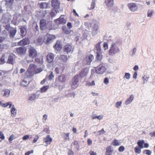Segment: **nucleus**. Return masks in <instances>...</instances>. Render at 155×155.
Returning a JSON list of instances; mask_svg holds the SVG:
<instances>
[{
	"label": "nucleus",
	"instance_id": "1",
	"mask_svg": "<svg viewBox=\"0 0 155 155\" xmlns=\"http://www.w3.org/2000/svg\"><path fill=\"white\" fill-rule=\"evenodd\" d=\"M15 56L13 54L5 53L0 58V64L6 62L12 64L15 61Z\"/></svg>",
	"mask_w": 155,
	"mask_h": 155
},
{
	"label": "nucleus",
	"instance_id": "2",
	"mask_svg": "<svg viewBox=\"0 0 155 155\" xmlns=\"http://www.w3.org/2000/svg\"><path fill=\"white\" fill-rule=\"evenodd\" d=\"M120 52V50L117 47V42H113L111 44L109 51V54L111 55H113Z\"/></svg>",
	"mask_w": 155,
	"mask_h": 155
},
{
	"label": "nucleus",
	"instance_id": "3",
	"mask_svg": "<svg viewBox=\"0 0 155 155\" xmlns=\"http://www.w3.org/2000/svg\"><path fill=\"white\" fill-rule=\"evenodd\" d=\"M42 69H37V67L34 64H31L28 69L27 73L28 74V76H31L33 74L34 72L36 73H39L41 72Z\"/></svg>",
	"mask_w": 155,
	"mask_h": 155
},
{
	"label": "nucleus",
	"instance_id": "4",
	"mask_svg": "<svg viewBox=\"0 0 155 155\" xmlns=\"http://www.w3.org/2000/svg\"><path fill=\"white\" fill-rule=\"evenodd\" d=\"M4 27L9 32L10 38H13L16 33V29L15 28L11 27L9 24H7Z\"/></svg>",
	"mask_w": 155,
	"mask_h": 155
},
{
	"label": "nucleus",
	"instance_id": "5",
	"mask_svg": "<svg viewBox=\"0 0 155 155\" xmlns=\"http://www.w3.org/2000/svg\"><path fill=\"white\" fill-rule=\"evenodd\" d=\"M94 59V56L91 54L87 56L84 59L83 63L84 65H90Z\"/></svg>",
	"mask_w": 155,
	"mask_h": 155
},
{
	"label": "nucleus",
	"instance_id": "6",
	"mask_svg": "<svg viewBox=\"0 0 155 155\" xmlns=\"http://www.w3.org/2000/svg\"><path fill=\"white\" fill-rule=\"evenodd\" d=\"M12 19L11 15L8 13H6L4 14L2 17V21L3 23L9 24L10 21Z\"/></svg>",
	"mask_w": 155,
	"mask_h": 155
},
{
	"label": "nucleus",
	"instance_id": "7",
	"mask_svg": "<svg viewBox=\"0 0 155 155\" xmlns=\"http://www.w3.org/2000/svg\"><path fill=\"white\" fill-rule=\"evenodd\" d=\"M99 25V22L96 21L94 22L93 24H92V33L93 36L97 34Z\"/></svg>",
	"mask_w": 155,
	"mask_h": 155
},
{
	"label": "nucleus",
	"instance_id": "8",
	"mask_svg": "<svg viewBox=\"0 0 155 155\" xmlns=\"http://www.w3.org/2000/svg\"><path fill=\"white\" fill-rule=\"evenodd\" d=\"M55 36L50 34H47L45 36V43L47 44H49L51 43L53 40L55 38Z\"/></svg>",
	"mask_w": 155,
	"mask_h": 155
},
{
	"label": "nucleus",
	"instance_id": "9",
	"mask_svg": "<svg viewBox=\"0 0 155 155\" xmlns=\"http://www.w3.org/2000/svg\"><path fill=\"white\" fill-rule=\"evenodd\" d=\"M106 69L104 66L100 64L96 68V72L98 74H102L106 71Z\"/></svg>",
	"mask_w": 155,
	"mask_h": 155
},
{
	"label": "nucleus",
	"instance_id": "10",
	"mask_svg": "<svg viewBox=\"0 0 155 155\" xmlns=\"http://www.w3.org/2000/svg\"><path fill=\"white\" fill-rule=\"evenodd\" d=\"M40 91H38L35 94H31L29 96L28 100L30 101H32L38 98L40 95Z\"/></svg>",
	"mask_w": 155,
	"mask_h": 155
},
{
	"label": "nucleus",
	"instance_id": "11",
	"mask_svg": "<svg viewBox=\"0 0 155 155\" xmlns=\"http://www.w3.org/2000/svg\"><path fill=\"white\" fill-rule=\"evenodd\" d=\"M78 76H75L72 79L71 84V87L72 88L74 89L78 87Z\"/></svg>",
	"mask_w": 155,
	"mask_h": 155
},
{
	"label": "nucleus",
	"instance_id": "12",
	"mask_svg": "<svg viewBox=\"0 0 155 155\" xmlns=\"http://www.w3.org/2000/svg\"><path fill=\"white\" fill-rule=\"evenodd\" d=\"M55 21L58 25H63L66 23V21L65 19L64 18V16L61 15L59 18L55 20Z\"/></svg>",
	"mask_w": 155,
	"mask_h": 155
},
{
	"label": "nucleus",
	"instance_id": "13",
	"mask_svg": "<svg viewBox=\"0 0 155 155\" xmlns=\"http://www.w3.org/2000/svg\"><path fill=\"white\" fill-rule=\"evenodd\" d=\"M37 53L36 50L33 47H30L29 50V56L32 58H35L37 55Z\"/></svg>",
	"mask_w": 155,
	"mask_h": 155
},
{
	"label": "nucleus",
	"instance_id": "14",
	"mask_svg": "<svg viewBox=\"0 0 155 155\" xmlns=\"http://www.w3.org/2000/svg\"><path fill=\"white\" fill-rule=\"evenodd\" d=\"M88 68H87L84 69H83L79 74V77L81 78H85L88 72Z\"/></svg>",
	"mask_w": 155,
	"mask_h": 155
},
{
	"label": "nucleus",
	"instance_id": "15",
	"mask_svg": "<svg viewBox=\"0 0 155 155\" xmlns=\"http://www.w3.org/2000/svg\"><path fill=\"white\" fill-rule=\"evenodd\" d=\"M8 76V72L3 70H0V81H2Z\"/></svg>",
	"mask_w": 155,
	"mask_h": 155
},
{
	"label": "nucleus",
	"instance_id": "16",
	"mask_svg": "<svg viewBox=\"0 0 155 155\" xmlns=\"http://www.w3.org/2000/svg\"><path fill=\"white\" fill-rule=\"evenodd\" d=\"M69 58V56L61 54L58 57V59L61 62L64 63H66L67 62Z\"/></svg>",
	"mask_w": 155,
	"mask_h": 155
},
{
	"label": "nucleus",
	"instance_id": "17",
	"mask_svg": "<svg viewBox=\"0 0 155 155\" xmlns=\"http://www.w3.org/2000/svg\"><path fill=\"white\" fill-rule=\"evenodd\" d=\"M51 5L54 8L58 9L59 8L60 3L58 0H52L51 1Z\"/></svg>",
	"mask_w": 155,
	"mask_h": 155
},
{
	"label": "nucleus",
	"instance_id": "18",
	"mask_svg": "<svg viewBox=\"0 0 155 155\" xmlns=\"http://www.w3.org/2000/svg\"><path fill=\"white\" fill-rule=\"evenodd\" d=\"M5 5L6 7L10 9H12L14 6V0H6Z\"/></svg>",
	"mask_w": 155,
	"mask_h": 155
},
{
	"label": "nucleus",
	"instance_id": "19",
	"mask_svg": "<svg viewBox=\"0 0 155 155\" xmlns=\"http://www.w3.org/2000/svg\"><path fill=\"white\" fill-rule=\"evenodd\" d=\"M129 9L132 11L135 12L137 9V6L134 3H129L128 5Z\"/></svg>",
	"mask_w": 155,
	"mask_h": 155
},
{
	"label": "nucleus",
	"instance_id": "20",
	"mask_svg": "<svg viewBox=\"0 0 155 155\" xmlns=\"http://www.w3.org/2000/svg\"><path fill=\"white\" fill-rule=\"evenodd\" d=\"M16 52L19 54H24L26 51V49L24 47H20L16 48Z\"/></svg>",
	"mask_w": 155,
	"mask_h": 155
},
{
	"label": "nucleus",
	"instance_id": "21",
	"mask_svg": "<svg viewBox=\"0 0 155 155\" xmlns=\"http://www.w3.org/2000/svg\"><path fill=\"white\" fill-rule=\"evenodd\" d=\"M9 108L11 109L10 112L11 114V116L12 117H15L17 114V110L15 108L14 105L12 103L11 107Z\"/></svg>",
	"mask_w": 155,
	"mask_h": 155
},
{
	"label": "nucleus",
	"instance_id": "22",
	"mask_svg": "<svg viewBox=\"0 0 155 155\" xmlns=\"http://www.w3.org/2000/svg\"><path fill=\"white\" fill-rule=\"evenodd\" d=\"M40 28L42 30H44L47 28L46 21L45 20L43 19L40 20Z\"/></svg>",
	"mask_w": 155,
	"mask_h": 155
},
{
	"label": "nucleus",
	"instance_id": "23",
	"mask_svg": "<svg viewBox=\"0 0 155 155\" xmlns=\"http://www.w3.org/2000/svg\"><path fill=\"white\" fill-rule=\"evenodd\" d=\"M12 102L10 101L8 102H5L3 101H0V105L3 107H9L8 108H11L12 106Z\"/></svg>",
	"mask_w": 155,
	"mask_h": 155
},
{
	"label": "nucleus",
	"instance_id": "24",
	"mask_svg": "<svg viewBox=\"0 0 155 155\" xmlns=\"http://www.w3.org/2000/svg\"><path fill=\"white\" fill-rule=\"evenodd\" d=\"M73 51V48L72 46L68 44L64 47V51L68 53L72 52Z\"/></svg>",
	"mask_w": 155,
	"mask_h": 155
},
{
	"label": "nucleus",
	"instance_id": "25",
	"mask_svg": "<svg viewBox=\"0 0 155 155\" xmlns=\"http://www.w3.org/2000/svg\"><path fill=\"white\" fill-rule=\"evenodd\" d=\"M29 40L28 38H25L18 42V44L20 45H25L29 44Z\"/></svg>",
	"mask_w": 155,
	"mask_h": 155
},
{
	"label": "nucleus",
	"instance_id": "26",
	"mask_svg": "<svg viewBox=\"0 0 155 155\" xmlns=\"http://www.w3.org/2000/svg\"><path fill=\"white\" fill-rule=\"evenodd\" d=\"M134 99V96L133 95L131 94L124 102V104L126 105H127L131 103Z\"/></svg>",
	"mask_w": 155,
	"mask_h": 155
},
{
	"label": "nucleus",
	"instance_id": "27",
	"mask_svg": "<svg viewBox=\"0 0 155 155\" xmlns=\"http://www.w3.org/2000/svg\"><path fill=\"white\" fill-rule=\"evenodd\" d=\"M54 58V56L53 54L48 53L47 56V60L48 62L51 63L53 61Z\"/></svg>",
	"mask_w": 155,
	"mask_h": 155
},
{
	"label": "nucleus",
	"instance_id": "28",
	"mask_svg": "<svg viewBox=\"0 0 155 155\" xmlns=\"http://www.w3.org/2000/svg\"><path fill=\"white\" fill-rule=\"evenodd\" d=\"M54 48L58 51L60 50L62 48V46L61 45V42L60 41H57L55 45L54 46Z\"/></svg>",
	"mask_w": 155,
	"mask_h": 155
},
{
	"label": "nucleus",
	"instance_id": "29",
	"mask_svg": "<svg viewBox=\"0 0 155 155\" xmlns=\"http://www.w3.org/2000/svg\"><path fill=\"white\" fill-rule=\"evenodd\" d=\"M52 141V138L49 135H47L46 137L44 139V141L47 145L50 144Z\"/></svg>",
	"mask_w": 155,
	"mask_h": 155
},
{
	"label": "nucleus",
	"instance_id": "30",
	"mask_svg": "<svg viewBox=\"0 0 155 155\" xmlns=\"http://www.w3.org/2000/svg\"><path fill=\"white\" fill-rule=\"evenodd\" d=\"M105 3L107 7H112L114 4V0H105Z\"/></svg>",
	"mask_w": 155,
	"mask_h": 155
},
{
	"label": "nucleus",
	"instance_id": "31",
	"mask_svg": "<svg viewBox=\"0 0 155 155\" xmlns=\"http://www.w3.org/2000/svg\"><path fill=\"white\" fill-rule=\"evenodd\" d=\"M113 150L111 147L110 146L106 148V151L105 153V155H112Z\"/></svg>",
	"mask_w": 155,
	"mask_h": 155
},
{
	"label": "nucleus",
	"instance_id": "32",
	"mask_svg": "<svg viewBox=\"0 0 155 155\" xmlns=\"http://www.w3.org/2000/svg\"><path fill=\"white\" fill-rule=\"evenodd\" d=\"M45 36L43 35L40 36L37 39L38 42L41 45L44 42H45Z\"/></svg>",
	"mask_w": 155,
	"mask_h": 155
},
{
	"label": "nucleus",
	"instance_id": "33",
	"mask_svg": "<svg viewBox=\"0 0 155 155\" xmlns=\"http://www.w3.org/2000/svg\"><path fill=\"white\" fill-rule=\"evenodd\" d=\"M69 135L70 133H64L62 134L63 138L65 140H70Z\"/></svg>",
	"mask_w": 155,
	"mask_h": 155
},
{
	"label": "nucleus",
	"instance_id": "34",
	"mask_svg": "<svg viewBox=\"0 0 155 155\" xmlns=\"http://www.w3.org/2000/svg\"><path fill=\"white\" fill-rule=\"evenodd\" d=\"M48 6L49 4L46 2H42L39 5L40 7L41 8H46Z\"/></svg>",
	"mask_w": 155,
	"mask_h": 155
},
{
	"label": "nucleus",
	"instance_id": "35",
	"mask_svg": "<svg viewBox=\"0 0 155 155\" xmlns=\"http://www.w3.org/2000/svg\"><path fill=\"white\" fill-rule=\"evenodd\" d=\"M154 14V11L153 10L150 9L147 12V16L148 17L151 18Z\"/></svg>",
	"mask_w": 155,
	"mask_h": 155
},
{
	"label": "nucleus",
	"instance_id": "36",
	"mask_svg": "<svg viewBox=\"0 0 155 155\" xmlns=\"http://www.w3.org/2000/svg\"><path fill=\"white\" fill-rule=\"evenodd\" d=\"M120 141L117 139H114L112 143V145L114 146H119L120 145Z\"/></svg>",
	"mask_w": 155,
	"mask_h": 155
},
{
	"label": "nucleus",
	"instance_id": "37",
	"mask_svg": "<svg viewBox=\"0 0 155 155\" xmlns=\"http://www.w3.org/2000/svg\"><path fill=\"white\" fill-rule=\"evenodd\" d=\"M20 32L21 35L22 37H24L26 34V29L25 27H22L20 28Z\"/></svg>",
	"mask_w": 155,
	"mask_h": 155
},
{
	"label": "nucleus",
	"instance_id": "38",
	"mask_svg": "<svg viewBox=\"0 0 155 155\" xmlns=\"http://www.w3.org/2000/svg\"><path fill=\"white\" fill-rule=\"evenodd\" d=\"M59 80L61 82H64L66 80V78L64 75L61 74L59 77Z\"/></svg>",
	"mask_w": 155,
	"mask_h": 155
},
{
	"label": "nucleus",
	"instance_id": "39",
	"mask_svg": "<svg viewBox=\"0 0 155 155\" xmlns=\"http://www.w3.org/2000/svg\"><path fill=\"white\" fill-rule=\"evenodd\" d=\"M102 58V55L101 53H97L96 59L98 61H101Z\"/></svg>",
	"mask_w": 155,
	"mask_h": 155
},
{
	"label": "nucleus",
	"instance_id": "40",
	"mask_svg": "<svg viewBox=\"0 0 155 155\" xmlns=\"http://www.w3.org/2000/svg\"><path fill=\"white\" fill-rule=\"evenodd\" d=\"M144 143V141L143 140H140L137 143V145H138L139 147H140V149H142L143 148V145Z\"/></svg>",
	"mask_w": 155,
	"mask_h": 155
},
{
	"label": "nucleus",
	"instance_id": "41",
	"mask_svg": "<svg viewBox=\"0 0 155 155\" xmlns=\"http://www.w3.org/2000/svg\"><path fill=\"white\" fill-rule=\"evenodd\" d=\"M4 96L7 97H8L10 95V91L8 89H6L4 91Z\"/></svg>",
	"mask_w": 155,
	"mask_h": 155
},
{
	"label": "nucleus",
	"instance_id": "42",
	"mask_svg": "<svg viewBox=\"0 0 155 155\" xmlns=\"http://www.w3.org/2000/svg\"><path fill=\"white\" fill-rule=\"evenodd\" d=\"M95 0H93L91 4V6L90 8H88L89 10H92L94 8L95 6Z\"/></svg>",
	"mask_w": 155,
	"mask_h": 155
},
{
	"label": "nucleus",
	"instance_id": "43",
	"mask_svg": "<svg viewBox=\"0 0 155 155\" xmlns=\"http://www.w3.org/2000/svg\"><path fill=\"white\" fill-rule=\"evenodd\" d=\"M58 12H59L57 10L53 9L50 13V15L52 17H54L56 15Z\"/></svg>",
	"mask_w": 155,
	"mask_h": 155
},
{
	"label": "nucleus",
	"instance_id": "44",
	"mask_svg": "<svg viewBox=\"0 0 155 155\" xmlns=\"http://www.w3.org/2000/svg\"><path fill=\"white\" fill-rule=\"evenodd\" d=\"M85 85L87 86H94L95 85V82L94 81H92L91 82H87L86 83Z\"/></svg>",
	"mask_w": 155,
	"mask_h": 155
},
{
	"label": "nucleus",
	"instance_id": "45",
	"mask_svg": "<svg viewBox=\"0 0 155 155\" xmlns=\"http://www.w3.org/2000/svg\"><path fill=\"white\" fill-rule=\"evenodd\" d=\"M141 149L140 147H136L134 148V151L136 153L140 154L141 152Z\"/></svg>",
	"mask_w": 155,
	"mask_h": 155
},
{
	"label": "nucleus",
	"instance_id": "46",
	"mask_svg": "<svg viewBox=\"0 0 155 155\" xmlns=\"http://www.w3.org/2000/svg\"><path fill=\"white\" fill-rule=\"evenodd\" d=\"M49 88L48 86L46 85L43 87L41 89V92H44L46 91Z\"/></svg>",
	"mask_w": 155,
	"mask_h": 155
},
{
	"label": "nucleus",
	"instance_id": "47",
	"mask_svg": "<svg viewBox=\"0 0 155 155\" xmlns=\"http://www.w3.org/2000/svg\"><path fill=\"white\" fill-rule=\"evenodd\" d=\"M122 101H119L117 102L116 104H115V106L116 107L118 108L119 109L120 107L122 106Z\"/></svg>",
	"mask_w": 155,
	"mask_h": 155
},
{
	"label": "nucleus",
	"instance_id": "48",
	"mask_svg": "<svg viewBox=\"0 0 155 155\" xmlns=\"http://www.w3.org/2000/svg\"><path fill=\"white\" fill-rule=\"evenodd\" d=\"M103 118V116L102 115H99L97 116L96 115H94L92 116V119H94L96 118H97L98 119L101 120Z\"/></svg>",
	"mask_w": 155,
	"mask_h": 155
},
{
	"label": "nucleus",
	"instance_id": "49",
	"mask_svg": "<svg viewBox=\"0 0 155 155\" xmlns=\"http://www.w3.org/2000/svg\"><path fill=\"white\" fill-rule=\"evenodd\" d=\"M124 78V79L126 78L127 80H129L130 78V74L129 73H125Z\"/></svg>",
	"mask_w": 155,
	"mask_h": 155
},
{
	"label": "nucleus",
	"instance_id": "50",
	"mask_svg": "<svg viewBox=\"0 0 155 155\" xmlns=\"http://www.w3.org/2000/svg\"><path fill=\"white\" fill-rule=\"evenodd\" d=\"M54 78V75L53 74V72L52 71L50 72V74L49 75L47 79L48 78L49 80H51Z\"/></svg>",
	"mask_w": 155,
	"mask_h": 155
},
{
	"label": "nucleus",
	"instance_id": "51",
	"mask_svg": "<svg viewBox=\"0 0 155 155\" xmlns=\"http://www.w3.org/2000/svg\"><path fill=\"white\" fill-rule=\"evenodd\" d=\"M101 43H98L96 45V49L98 51H101V50L100 45Z\"/></svg>",
	"mask_w": 155,
	"mask_h": 155
},
{
	"label": "nucleus",
	"instance_id": "52",
	"mask_svg": "<svg viewBox=\"0 0 155 155\" xmlns=\"http://www.w3.org/2000/svg\"><path fill=\"white\" fill-rule=\"evenodd\" d=\"M28 82L26 79H25L21 83V85L23 86H27Z\"/></svg>",
	"mask_w": 155,
	"mask_h": 155
},
{
	"label": "nucleus",
	"instance_id": "53",
	"mask_svg": "<svg viewBox=\"0 0 155 155\" xmlns=\"http://www.w3.org/2000/svg\"><path fill=\"white\" fill-rule=\"evenodd\" d=\"M96 73H97L96 72H95V70H92L91 71V74L90 76V77L91 78H93L94 77H95V76L96 75Z\"/></svg>",
	"mask_w": 155,
	"mask_h": 155
},
{
	"label": "nucleus",
	"instance_id": "54",
	"mask_svg": "<svg viewBox=\"0 0 155 155\" xmlns=\"http://www.w3.org/2000/svg\"><path fill=\"white\" fill-rule=\"evenodd\" d=\"M55 70L56 72L58 74L61 73L62 71V69L60 68H56L55 69Z\"/></svg>",
	"mask_w": 155,
	"mask_h": 155
},
{
	"label": "nucleus",
	"instance_id": "55",
	"mask_svg": "<svg viewBox=\"0 0 155 155\" xmlns=\"http://www.w3.org/2000/svg\"><path fill=\"white\" fill-rule=\"evenodd\" d=\"M48 115L46 114H45L43 116V122L44 123L46 122V121L47 119Z\"/></svg>",
	"mask_w": 155,
	"mask_h": 155
},
{
	"label": "nucleus",
	"instance_id": "56",
	"mask_svg": "<svg viewBox=\"0 0 155 155\" xmlns=\"http://www.w3.org/2000/svg\"><path fill=\"white\" fill-rule=\"evenodd\" d=\"M103 48L104 50L107 49L108 48V45L106 42H104L103 44Z\"/></svg>",
	"mask_w": 155,
	"mask_h": 155
},
{
	"label": "nucleus",
	"instance_id": "57",
	"mask_svg": "<svg viewBox=\"0 0 155 155\" xmlns=\"http://www.w3.org/2000/svg\"><path fill=\"white\" fill-rule=\"evenodd\" d=\"M15 138V136L14 134H12L9 137L8 140L9 141H10L12 140Z\"/></svg>",
	"mask_w": 155,
	"mask_h": 155
},
{
	"label": "nucleus",
	"instance_id": "58",
	"mask_svg": "<svg viewBox=\"0 0 155 155\" xmlns=\"http://www.w3.org/2000/svg\"><path fill=\"white\" fill-rule=\"evenodd\" d=\"M125 149V148L123 146H120L118 149V150L120 152H123Z\"/></svg>",
	"mask_w": 155,
	"mask_h": 155
},
{
	"label": "nucleus",
	"instance_id": "59",
	"mask_svg": "<svg viewBox=\"0 0 155 155\" xmlns=\"http://www.w3.org/2000/svg\"><path fill=\"white\" fill-rule=\"evenodd\" d=\"M143 152L148 155H150L151 154V151L149 150H145L143 151Z\"/></svg>",
	"mask_w": 155,
	"mask_h": 155
},
{
	"label": "nucleus",
	"instance_id": "60",
	"mask_svg": "<svg viewBox=\"0 0 155 155\" xmlns=\"http://www.w3.org/2000/svg\"><path fill=\"white\" fill-rule=\"evenodd\" d=\"M98 134L99 135H100L101 134H104L106 132L104 130V129H102L101 130L99 131H98Z\"/></svg>",
	"mask_w": 155,
	"mask_h": 155
},
{
	"label": "nucleus",
	"instance_id": "61",
	"mask_svg": "<svg viewBox=\"0 0 155 155\" xmlns=\"http://www.w3.org/2000/svg\"><path fill=\"white\" fill-rule=\"evenodd\" d=\"M149 78L147 77L146 78H145L144 77H142V78L143 80V83L144 84L147 82L148 81Z\"/></svg>",
	"mask_w": 155,
	"mask_h": 155
},
{
	"label": "nucleus",
	"instance_id": "62",
	"mask_svg": "<svg viewBox=\"0 0 155 155\" xmlns=\"http://www.w3.org/2000/svg\"><path fill=\"white\" fill-rule=\"evenodd\" d=\"M0 138L2 140H4L5 138V136L2 132L0 131Z\"/></svg>",
	"mask_w": 155,
	"mask_h": 155
},
{
	"label": "nucleus",
	"instance_id": "63",
	"mask_svg": "<svg viewBox=\"0 0 155 155\" xmlns=\"http://www.w3.org/2000/svg\"><path fill=\"white\" fill-rule=\"evenodd\" d=\"M104 83L106 84H107L109 83V79L107 78H104Z\"/></svg>",
	"mask_w": 155,
	"mask_h": 155
},
{
	"label": "nucleus",
	"instance_id": "64",
	"mask_svg": "<svg viewBox=\"0 0 155 155\" xmlns=\"http://www.w3.org/2000/svg\"><path fill=\"white\" fill-rule=\"evenodd\" d=\"M136 51H137V48H134L133 50V51H132V56H134L135 54V53L136 52Z\"/></svg>",
	"mask_w": 155,
	"mask_h": 155
}]
</instances>
